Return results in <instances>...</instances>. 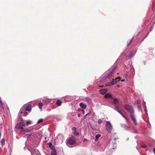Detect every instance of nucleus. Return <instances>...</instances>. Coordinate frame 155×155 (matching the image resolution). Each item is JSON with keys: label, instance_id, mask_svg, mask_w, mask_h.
I'll list each match as a JSON object with an SVG mask.
<instances>
[{"label": "nucleus", "instance_id": "obj_19", "mask_svg": "<svg viewBox=\"0 0 155 155\" xmlns=\"http://www.w3.org/2000/svg\"><path fill=\"white\" fill-rule=\"evenodd\" d=\"M124 78L121 80L122 82H124L127 81V75L125 74L124 75Z\"/></svg>", "mask_w": 155, "mask_h": 155}, {"label": "nucleus", "instance_id": "obj_29", "mask_svg": "<svg viewBox=\"0 0 155 155\" xmlns=\"http://www.w3.org/2000/svg\"><path fill=\"white\" fill-rule=\"evenodd\" d=\"M102 122V120L101 119H99L98 120V123L99 124H101Z\"/></svg>", "mask_w": 155, "mask_h": 155}, {"label": "nucleus", "instance_id": "obj_46", "mask_svg": "<svg viewBox=\"0 0 155 155\" xmlns=\"http://www.w3.org/2000/svg\"><path fill=\"white\" fill-rule=\"evenodd\" d=\"M80 116V114H78V116L79 117Z\"/></svg>", "mask_w": 155, "mask_h": 155}, {"label": "nucleus", "instance_id": "obj_45", "mask_svg": "<svg viewBox=\"0 0 155 155\" xmlns=\"http://www.w3.org/2000/svg\"><path fill=\"white\" fill-rule=\"evenodd\" d=\"M90 100V99H89V98H88V100H88V101H89V100Z\"/></svg>", "mask_w": 155, "mask_h": 155}, {"label": "nucleus", "instance_id": "obj_33", "mask_svg": "<svg viewBox=\"0 0 155 155\" xmlns=\"http://www.w3.org/2000/svg\"><path fill=\"white\" fill-rule=\"evenodd\" d=\"M76 130H77V128L76 127H74L72 128V132L73 131Z\"/></svg>", "mask_w": 155, "mask_h": 155}, {"label": "nucleus", "instance_id": "obj_7", "mask_svg": "<svg viewBox=\"0 0 155 155\" xmlns=\"http://www.w3.org/2000/svg\"><path fill=\"white\" fill-rule=\"evenodd\" d=\"M21 108L24 110V112L26 111H30L31 110V105L29 104L25 106H23Z\"/></svg>", "mask_w": 155, "mask_h": 155}, {"label": "nucleus", "instance_id": "obj_14", "mask_svg": "<svg viewBox=\"0 0 155 155\" xmlns=\"http://www.w3.org/2000/svg\"><path fill=\"white\" fill-rule=\"evenodd\" d=\"M115 69V68H114L113 69V70H112V71L110 72L109 74H108V75L107 76H106V77L107 78H108L112 76L113 75V73L114 71V70Z\"/></svg>", "mask_w": 155, "mask_h": 155}, {"label": "nucleus", "instance_id": "obj_3", "mask_svg": "<svg viewBox=\"0 0 155 155\" xmlns=\"http://www.w3.org/2000/svg\"><path fill=\"white\" fill-rule=\"evenodd\" d=\"M105 126L107 131L108 133H111L112 129V126L109 121L106 122Z\"/></svg>", "mask_w": 155, "mask_h": 155}, {"label": "nucleus", "instance_id": "obj_20", "mask_svg": "<svg viewBox=\"0 0 155 155\" xmlns=\"http://www.w3.org/2000/svg\"><path fill=\"white\" fill-rule=\"evenodd\" d=\"M56 104L58 106H60L61 104V101L59 99L58 100L56 101Z\"/></svg>", "mask_w": 155, "mask_h": 155}, {"label": "nucleus", "instance_id": "obj_31", "mask_svg": "<svg viewBox=\"0 0 155 155\" xmlns=\"http://www.w3.org/2000/svg\"><path fill=\"white\" fill-rule=\"evenodd\" d=\"M42 120H43L42 119H39L38 120V121L37 123L39 124V123H41L42 121Z\"/></svg>", "mask_w": 155, "mask_h": 155}, {"label": "nucleus", "instance_id": "obj_50", "mask_svg": "<svg viewBox=\"0 0 155 155\" xmlns=\"http://www.w3.org/2000/svg\"><path fill=\"white\" fill-rule=\"evenodd\" d=\"M128 138H127V140H128Z\"/></svg>", "mask_w": 155, "mask_h": 155}, {"label": "nucleus", "instance_id": "obj_26", "mask_svg": "<svg viewBox=\"0 0 155 155\" xmlns=\"http://www.w3.org/2000/svg\"><path fill=\"white\" fill-rule=\"evenodd\" d=\"M119 113L124 117V118L126 120H127V118L124 115H123V113L119 111Z\"/></svg>", "mask_w": 155, "mask_h": 155}, {"label": "nucleus", "instance_id": "obj_15", "mask_svg": "<svg viewBox=\"0 0 155 155\" xmlns=\"http://www.w3.org/2000/svg\"><path fill=\"white\" fill-rule=\"evenodd\" d=\"M51 155H57V153L55 149H52L51 151Z\"/></svg>", "mask_w": 155, "mask_h": 155}, {"label": "nucleus", "instance_id": "obj_42", "mask_svg": "<svg viewBox=\"0 0 155 155\" xmlns=\"http://www.w3.org/2000/svg\"><path fill=\"white\" fill-rule=\"evenodd\" d=\"M118 139V138H115L114 139L115 140H117Z\"/></svg>", "mask_w": 155, "mask_h": 155}, {"label": "nucleus", "instance_id": "obj_23", "mask_svg": "<svg viewBox=\"0 0 155 155\" xmlns=\"http://www.w3.org/2000/svg\"><path fill=\"white\" fill-rule=\"evenodd\" d=\"M101 135L100 134H98L96 135L95 137L96 138L95 141H97L98 140L99 138L101 137Z\"/></svg>", "mask_w": 155, "mask_h": 155}, {"label": "nucleus", "instance_id": "obj_21", "mask_svg": "<svg viewBox=\"0 0 155 155\" xmlns=\"http://www.w3.org/2000/svg\"><path fill=\"white\" fill-rule=\"evenodd\" d=\"M105 97L107 98H109L112 97V96L109 94H107L105 95Z\"/></svg>", "mask_w": 155, "mask_h": 155}, {"label": "nucleus", "instance_id": "obj_12", "mask_svg": "<svg viewBox=\"0 0 155 155\" xmlns=\"http://www.w3.org/2000/svg\"><path fill=\"white\" fill-rule=\"evenodd\" d=\"M107 91L108 90L106 88L101 89L100 90V93L101 94H104L107 92Z\"/></svg>", "mask_w": 155, "mask_h": 155}, {"label": "nucleus", "instance_id": "obj_39", "mask_svg": "<svg viewBox=\"0 0 155 155\" xmlns=\"http://www.w3.org/2000/svg\"><path fill=\"white\" fill-rule=\"evenodd\" d=\"M81 111L83 112V113H84V110H82Z\"/></svg>", "mask_w": 155, "mask_h": 155}, {"label": "nucleus", "instance_id": "obj_4", "mask_svg": "<svg viewBox=\"0 0 155 155\" xmlns=\"http://www.w3.org/2000/svg\"><path fill=\"white\" fill-rule=\"evenodd\" d=\"M124 108L129 113H130L131 114H134V110L132 106L126 105L124 106Z\"/></svg>", "mask_w": 155, "mask_h": 155}, {"label": "nucleus", "instance_id": "obj_24", "mask_svg": "<svg viewBox=\"0 0 155 155\" xmlns=\"http://www.w3.org/2000/svg\"><path fill=\"white\" fill-rule=\"evenodd\" d=\"M115 110L117 111L119 113V111H121L119 109V106L117 105H116Z\"/></svg>", "mask_w": 155, "mask_h": 155}, {"label": "nucleus", "instance_id": "obj_25", "mask_svg": "<svg viewBox=\"0 0 155 155\" xmlns=\"http://www.w3.org/2000/svg\"><path fill=\"white\" fill-rule=\"evenodd\" d=\"M76 136H78L79 134V133L78 132L76 131V130L73 131L72 132Z\"/></svg>", "mask_w": 155, "mask_h": 155}, {"label": "nucleus", "instance_id": "obj_37", "mask_svg": "<svg viewBox=\"0 0 155 155\" xmlns=\"http://www.w3.org/2000/svg\"><path fill=\"white\" fill-rule=\"evenodd\" d=\"M144 111L145 112V113H146V114L147 115L148 114H147V109H144Z\"/></svg>", "mask_w": 155, "mask_h": 155}, {"label": "nucleus", "instance_id": "obj_38", "mask_svg": "<svg viewBox=\"0 0 155 155\" xmlns=\"http://www.w3.org/2000/svg\"><path fill=\"white\" fill-rule=\"evenodd\" d=\"M87 140V139H84V140H83V141L84 142H85V141H86V140Z\"/></svg>", "mask_w": 155, "mask_h": 155}, {"label": "nucleus", "instance_id": "obj_49", "mask_svg": "<svg viewBox=\"0 0 155 155\" xmlns=\"http://www.w3.org/2000/svg\"><path fill=\"white\" fill-rule=\"evenodd\" d=\"M150 31H151V28H150Z\"/></svg>", "mask_w": 155, "mask_h": 155}, {"label": "nucleus", "instance_id": "obj_13", "mask_svg": "<svg viewBox=\"0 0 155 155\" xmlns=\"http://www.w3.org/2000/svg\"><path fill=\"white\" fill-rule=\"evenodd\" d=\"M79 106L81 107L84 109H85L87 107L86 105L82 102H81L79 104Z\"/></svg>", "mask_w": 155, "mask_h": 155}, {"label": "nucleus", "instance_id": "obj_22", "mask_svg": "<svg viewBox=\"0 0 155 155\" xmlns=\"http://www.w3.org/2000/svg\"><path fill=\"white\" fill-rule=\"evenodd\" d=\"M43 105V104L42 103L40 102L39 105V109L41 110H42V106Z\"/></svg>", "mask_w": 155, "mask_h": 155}, {"label": "nucleus", "instance_id": "obj_32", "mask_svg": "<svg viewBox=\"0 0 155 155\" xmlns=\"http://www.w3.org/2000/svg\"><path fill=\"white\" fill-rule=\"evenodd\" d=\"M134 39V38H132V39L130 40V41H129V43L127 45V46H128L129 45H130V44L131 43V42H132L133 40Z\"/></svg>", "mask_w": 155, "mask_h": 155}, {"label": "nucleus", "instance_id": "obj_8", "mask_svg": "<svg viewBox=\"0 0 155 155\" xmlns=\"http://www.w3.org/2000/svg\"><path fill=\"white\" fill-rule=\"evenodd\" d=\"M27 111L24 112V110H23V108H21L19 114L21 116H25L28 114V113Z\"/></svg>", "mask_w": 155, "mask_h": 155}, {"label": "nucleus", "instance_id": "obj_9", "mask_svg": "<svg viewBox=\"0 0 155 155\" xmlns=\"http://www.w3.org/2000/svg\"><path fill=\"white\" fill-rule=\"evenodd\" d=\"M117 81H116V80L114 79H113L111 83H108L107 84H106V86H110L111 85H115L117 84Z\"/></svg>", "mask_w": 155, "mask_h": 155}, {"label": "nucleus", "instance_id": "obj_1", "mask_svg": "<svg viewBox=\"0 0 155 155\" xmlns=\"http://www.w3.org/2000/svg\"><path fill=\"white\" fill-rule=\"evenodd\" d=\"M75 138L73 137H71L69 138L66 141V144L69 147H71L76 142Z\"/></svg>", "mask_w": 155, "mask_h": 155}, {"label": "nucleus", "instance_id": "obj_47", "mask_svg": "<svg viewBox=\"0 0 155 155\" xmlns=\"http://www.w3.org/2000/svg\"><path fill=\"white\" fill-rule=\"evenodd\" d=\"M91 137H92V138H93H93H94V137H93V136H91Z\"/></svg>", "mask_w": 155, "mask_h": 155}, {"label": "nucleus", "instance_id": "obj_17", "mask_svg": "<svg viewBox=\"0 0 155 155\" xmlns=\"http://www.w3.org/2000/svg\"><path fill=\"white\" fill-rule=\"evenodd\" d=\"M23 130H21V131H25L26 132H31L32 130L31 128H27L25 129H23Z\"/></svg>", "mask_w": 155, "mask_h": 155}, {"label": "nucleus", "instance_id": "obj_16", "mask_svg": "<svg viewBox=\"0 0 155 155\" xmlns=\"http://www.w3.org/2000/svg\"><path fill=\"white\" fill-rule=\"evenodd\" d=\"M121 127L123 128H124L126 130H128L130 129V127H127L126 124H121Z\"/></svg>", "mask_w": 155, "mask_h": 155}, {"label": "nucleus", "instance_id": "obj_41", "mask_svg": "<svg viewBox=\"0 0 155 155\" xmlns=\"http://www.w3.org/2000/svg\"><path fill=\"white\" fill-rule=\"evenodd\" d=\"M89 114V113H88V114H86V115L84 116V117H85L86 116L88 115V114Z\"/></svg>", "mask_w": 155, "mask_h": 155}, {"label": "nucleus", "instance_id": "obj_2", "mask_svg": "<svg viewBox=\"0 0 155 155\" xmlns=\"http://www.w3.org/2000/svg\"><path fill=\"white\" fill-rule=\"evenodd\" d=\"M25 125L26 124L25 121L23 120H22L20 123L17 124L15 127L17 129H20L21 131L23 130V129H24V128L23 127L25 126Z\"/></svg>", "mask_w": 155, "mask_h": 155}, {"label": "nucleus", "instance_id": "obj_10", "mask_svg": "<svg viewBox=\"0 0 155 155\" xmlns=\"http://www.w3.org/2000/svg\"><path fill=\"white\" fill-rule=\"evenodd\" d=\"M135 51H130L129 54H128L127 56V58L128 59H130L135 54Z\"/></svg>", "mask_w": 155, "mask_h": 155}, {"label": "nucleus", "instance_id": "obj_43", "mask_svg": "<svg viewBox=\"0 0 155 155\" xmlns=\"http://www.w3.org/2000/svg\"><path fill=\"white\" fill-rule=\"evenodd\" d=\"M144 109H147V107H146V106H144Z\"/></svg>", "mask_w": 155, "mask_h": 155}, {"label": "nucleus", "instance_id": "obj_34", "mask_svg": "<svg viewBox=\"0 0 155 155\" xmlns=\"http://www.w3.org/2000/svg\"><path fill=\"white\" fill-rule=\"evenodd\" d=\"M30 123H31V121L30 120H28V121L26 122V124H26V125H28V124H29Z\"/></svg>", "mask_w": 155, "mask_h": 155}, {"label": "nucleus", "instance_id": "obj_35", "mask_svg": "<svg viewBox=\"0 0 155 155\" xmlns=\"http://www.w3.org/2000/svg\"><path fill=\"white\" fill-rule=\"evenodd\" d=\"M135 104L137 105L139 104L138 101L137 100H136V101H135Z\"/></svg>", "mask_w": 155, "mask_h": 155}, {"label": "nucleus", "instance_id": "obj_40", "mask_svg": "<svg viewBox=\"0 0 155 155\" xmlns=\"http://www.w3.org/2000/svg\"><path fill=\"white\" fill-rule=\"evenodd\" d=\"M1 142H2H2H4V140H2V141H1Z\"/></svg>", "mask_w": 155, "mask_h": 155}, {"label": "nucleus", "instance_id": "obj_11", "mask_svg": "<svg viewBox=\"0 0 155 155\" xmlns=\"http://www.w3.org/2000/svg\"><path fill=\"white\" fill-rule=\"evenodd\" d=\"M130 116L131 119H132V120L133 121L135 125H137V122L136 119L135 117L134 114H131Z\"/></svg>", "mask_w": 155, "mask_h": 155}, {"label": "nucleus", "instance_id": "obj_6", "mask_svg": "<svg viewBox=\"0 0 155 155\" xmlns=\"http://www.w3.org/2000/svg\"><path fill=\"white\" fill-rule=\"evenodd\" d=\"M42 101L45 104H51L54 102V101L52 99H49L47 98H45L42 100Z\"/></svg>", "mask_w": 155, "mask_h": 155}, {"label": "nucleus", "instance_id": "obj_30", "mask_svg": "<svg viewBox=\"0 0 155 155\" xmlns=\"http://www.w3.org/2000/svg\"><path fill=\"white\" fill-rule=\"evenodd\" d=\"M137 107L138 108L139 110H141V106L140 104L137 105Z\"/></svg>", "mask_w": 155, "mask_h": 155}, {"label": "nucleus", "instance_id": "obj_44", "mask_svg": "<svg viewBox=\"0 0 155 155\" xmlns=\"http://www.w3.org/2000/svg\"><path fill=\"white\" fill-rule=\"evenodd\" d=\"M29 136L28 135V134H26L25 135V136H27V137H28V136Z\"/></svg>", "mask_w": 155, "mask_h": 155}, {"label": "nucleus", "instance_id": "obj_36", "mask_svg": "<svg viewBox=\"0 0 155 155\" xmlns=\"http://www.w3.org/2000/svg\"><path fill=\"white\" fill-rule=\"evenodd\" d=\"M120 79L119 78H117L115 79V80H116V81H117V82L118 81H119L120 80Z\"/></svg>", "mask_w": 155, "mask_h": 155}, {"label": "nucleus", "instance_id": "obj_48", "mask_svg": "<svg viewBox=\"0 0 155 155\" xmlns=\"http://www.w3.org/2000/svg\"><path fill=\"white\" fill-rule=\"evenodd\" d=\"M150 31H151V28H150Z\"/></svg>", "mask_w": 155, "mask_h": 155}, {"label": "nucleus", "instance_id": "obj_18", "mask_svg": "<svg viewBox=\"0 0 155 155\" xmlns=\"http://www.w3.org/2000/svg\"><path fill=\"white\" fill-rule=\"evenodd\" d=\"M113 103L114 105H116L118 103V100L116 98H114V101Z\"/></svg>", "mask_w": 155, "mask_h": 155}, {"label": "nucleus", "instance_id": "obj_27", "mask_svg": "<svg viewBox=\"0 0 155 155\" xmlns=\"http://www.w3.org/2000/svg\"><path fill=\"white\" fill-rule=\"evenodd\" d=\"M0 107H1L3 109L4 108V107L3 105V104L1 101L0 100Z\"/></svg>", "mask_w": 155, "mask_h": 155}, {"label": "nucleus", "instance_id": "obj_5", "mask_svg": "<svg viewBox=\"0 0 155 155\" xmlns=\"http://www.w3.org/2000/svg\"><path fill=\"white\" fill-rule=\"evenodd\" d=\"M29 150L31 152V155H40L39 151L37 149H29Z\"/></svg>", "mask_w": 155, "mask_h": 155}, {"label": "nucleus", "instance_id": "obj_28", "mask_svg": "<svg viewBox=\"0 0 155 155\" xmlns=\"http://www.w3.org/2000/svg\"><path fill=\"white\" fill-rule=\"evenodd\" d=\"M48 145L49 147L51 149H52V148L53 147V145L51 143H49L48 144Z\"/></svg>", "mask_w": 155, "mask_h": 155}]
</instances>
